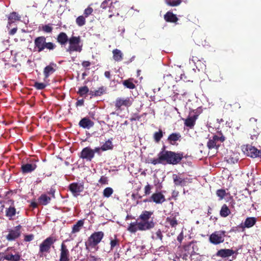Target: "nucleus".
Here are the masks:
<instances>
[{"label": "nucleus", "mask_w": 261, "mask_h": 261, "mask_svg": "<svg viewBox=\"0 0 261 261\" xmlns=\"http://www.w3.org/2000/svg\"><path fill=\"white\" fill-rule=\"evenodd\" d=\"M153 211H143L139 215L135 222L129 224L127 230L131 233H135L138 230L146 231L153 228L156 222L152 217Z\"/></svg>", "instance_id": "1"}, {"label": "nucleus", "mask_w": 261, "mask_h": 261, "mask_svg": "<svg viewBox=\"0 0 261 261\" xmlns=\"http://www.w3.org/2000/svg\"><path fill=\"white\" fill-rule=\"evenodd\" d=\"M161 152L163 163L165 162L168 164L177 165L184 158L183 153L175 152L172 151L166 150L165 147Z\"/></svg>", "instance_id": "2"}, {"label": "nucleus", "mask_w": 261, "mask_h": 261, "mask_svg": "<svg viewBox=\"0 0 261 261\" xmlns=\"http://www.w3.org/2000/svg\"><path fill=\"white\" fill-rule=\"evenodd\" d=\"M34 45L35 48L38 52H41L47 49L49 50H53L56 47V45L51 42H46V38L43 36H39L34 40Z\"/></svg>", "instance_id": "3"}, {"label": "nucleus", "mask_w": 261, "mask_h": 261, "mask_svg": "<svg viewBox=\"0 0 261 261\" xmlns=\"http://www.w3.org/2000/svg\"><path fill=\"white\" fill-rule=\"evenodd\" d=\"M56 241L54 237H49L42 241L39 245V255L40 257L45 256L46 253L50 252L51 247Z\"/></svg>", "instance_id": "4"}, {"label": "nucleus", "mask_w": 261, "mask_h": 261, "mask_svg": "<svg viewBox=\"0 0 261 261\" xmlns=\"http://www.w3.org/2000/svg\"><path fill=\"white\" fill-rule=\"evenodd\" d=\"M69 46L66 51L70 54L72 52L80 53L82 50L83 45L81 43V40L80 36H72L69 38Z\"/></svg>", "instance_id": "5"}, {"label": "nucleus", "mask_w": 261, "mask_h": 261, "mask_svg": "<svg viewBox=\"0 0 261 261\" xmlns=\"http://www.w3.org/2000/svg\"><path fill=\"white\" fill-rule=\"evenodd\" d=\"M104 237V233L102 231H97L93 233L88 239L86 243V248L88 247H95L102 240Z\"/></svg>", "instance_id": "6"}, {"label": "nucleus", "mask_w": 261, "mask_h": 261, "mask_svg": "<svg viewBox=\"0 0 261 261\" xmlns=\"http://www.w3.org/2000/svg\"><path fill=\"white\" fill-rule=\"evenodd\" d=\"M225 137L220 133V136L214 135L212 139H210L207 143V146L209 149L213 148L218 149L221 145V143L224 142Z\"/></svg>", "instance_id": "7"}, {"label": "nucleus", "mask_w": 261, "mask_h": 261, "mask_svg": "<svg viewBox=\"0 0 261 261\" xmlns=\"http://www.w3.org/2000/svg\"><path fill=\"white\" fill-rule=\"evenodd\" d=\"M226 231L224 230L216 231L212 233L209 237V241L214 245H218L224 241Z\"/></svg>", "instance_id": "8"}, {"label": "nucleus", "mask_w": 261, "mask_h": 261, "mask_svg": "<svg viewBox=\"0 0 261 261\" xmlns=\"http://www.w3.org/2000/svg\"><path fill=\"white\" fill-rule=\"evenodd\" d=\"M242 150L244 154L251 158H255L261 156V150L249 144L242 146Z\"/></svg>", "instance_id": "9"}, {"label": "nucleus", "mask_w": 261, "mask_h": 261, "mask_svg": "<svg viewBox=\"0 0 261 261\" xmlns=\"http://www.w3.org/2000/svg\"><path fill=\"white\" fill-rule=\"evenodd\" d=\"M172 179L175 186L185 187L192 183V179L189 177H182L180 175L176 174H173Z\"/></svg>", "instance_id": "10"}, {"label": "nucleus", "mask_w": 261, "mask_h": 261, "mask_svg": "<svg viewBox=\"0 0 261 261\" xmlns=\"http://www.w3.org/2000/svg\"><path fill=\"white\" fill-rule=\"evenodd\" d=\"M67 240L64 241L61 245L59 261H71L72 258L70 256L69 251L65 244V242Z\"/></svg>", "instance_id": "11"}, {"label": "nucleus", "mask_w": 261, "mask_h": 261, "mask_svg": "<svg viewBox=\"0 0 261 261\" xmlns=\"http://www.w3.org/2000/svg\"><path fill=\"white\" fill-rule=\"evenodd\" d=\"M114 105L116 110H122V107L128 108L132 105V102L129 97H118L116 99Z\"/></svg>", "instance_id": "12"}, {"label": "nucleus", "mask_w": 261, "mask_h": 261, "mask_svg": "<svg viewBox=\"0 0 261 261\" xmlns=\"http://www.w3.org/2000/svg\"><path fill=\"white\" fill-rule=\"evenodd\" d=\"M37 160H30L29 163L22 164L21 166V171L23 174H27L34 171L37 167Z\"/></svg>", "instance_id": "13"}, {"label": "nucleus", "mask_w": 261, "mask_h": 261, "mask_svg": "<svg viewBox=\"0 0 261 261\" xmlns=\"http://www.w3.org/2000/svg\"><path fill=\"white\" fill-rule=\"evenodd\" d=\"M94 157L93 149L89 147L84 148L81 151L80 158L85 160L87 161L90 162Z\"/></svg>", "instance_id": "14"}, {"label": "nucleus", "mask_w": 261, "mask_h": 261, "mask_svg": "<svg viewBox=\"0 0 261 261\" xmlns=\"http://www.w3.org/2000/svg\"><path fill=\"white\" fill-rule=\"evenodd\" d=\"M21 226L18 225L15 227L13 229H10L9 231V233L6 236L7 240L9 241H12L18 238L21 234Z\"/></svg>", "instance_id": "15"}, {"label": "nucleus", "mask_w": 261, "mask_h": 261, "mask_svg": "<svg viewBox=\"0 0 261 261\" xmlns=\"http://www.w3.org/2000/svg\"><path fill=\"white\" fill-rule=\"evenodd\" d=\"M68 188L74 196H76L83 191L84 185L82 183L72 182L69 185Z\"/></svg>", "instance_id": "16"}, {"label": "nucleus", "mask_w": 261, "mask_h": 261, "mask_svg": "<svg viewBox=\"0 0 261 261\" xmlns=\"http://www.w3.org/2000/svg\"><path fill=\"white\" fill-rule=\"evenodd\" d=\"M257 222V218L253 217H247L244 222L241 223L238 226L239 227L242 229L244 231L246 228H249L253 227Z\"/></svg>", "instance_id": "17"}, {"label": "nucleus", "mask_w": 261, "mask_h": 261, "mask_svg": "<svg viewBox=\"0 0 261 261\" xmlns=\"http://www.w3.org/2000/svg\"><path fill=\"white\" fill-rule=\"evenodd\" d=\"M234 254H238L237 251H234L231 249H221L217 252L216 255L222 258H226Z\"/></svg>", "instance_id": "18"}, {"label": "nucleus", "mask_w": 261, "mask_h": 261, "mask_svg": "<svg viewBox=\"0 0 261 261\" xmlns=\"http://www.w3.org/2000/svg\"><path fill=\"white\" fill-rule=\"evenodd\" d=\"M151 200L156 204H161L166 201V198L161 192H158L152 194Z\"/></svg>", "instance_id": "19"}, {"label": "nucleus", "mask_w": 261, "mask_h": 261, "mask_svg": "<svg viewBox=\"0 0 261 261\" xmlns=\"http://www.w3.org/2000/svg\"><path fill=\"white\" fill-rule=\"evenodd\" d=\"M16 213L18 214L19 212H16V209L14 205V201H12L11 205L6 209L5 216L8 218L9 220H12Z\"/></svg>", "instance_id": "20"}, {"label": "nucleus", "mask_w": 261, "mask_h": 261, "mask_svg": "<svg viewBox=\"0 0 261 261\" xmlns=\"http://www.w3.org/2000/svg\"><path fill=\"white\" fill-rule=\"evenodd\" d=\"M94 124V122L88 117L82 118L79 123V125L80 127L87 129H90L93 126Z\"/></svg>", "instance_id": "21"}, {"label": "nucleus", "mask_w": 261, "mask_h": 261, "mask_svg": "<svg viewBox=\"0 0 261 261\" xmlns=\"http://www.w3.org/2000/svg\"><path fill=\"white\" fill-rule=\"evenodd\" d=\"M9 249L8 248L7 251L4 252V258L8 261H19L21 256L19 253L13 254L12 253L9 252Z\"/></svg>", "instance_id": "22"}, {"label": "nucleus", "mask_w": 261, "mask_h": 261, "mask_svg": "<svg viewBox=\"0 0 261 261\" xmlns=\"http://www.w3.org/2000/svg\"><path fill=\"white\" fill-rule=\"evenodd\" d=\"M199 114H195L193 116H189L185 120V125L192 129L193 128L196 123V120L198 118Z\"/></svg>", "instance_id": "23"}, {"label": "nucleus", "mask_w": 261, "mask_h": 261, "mask_svg": "<svg viewBox=\"0 0 261 261\" xmlns=\"http://www.w3.org/2000/svg\"><path fill=\"white\" fill-rule=\"evenodd\" d=\"M191 60L196 65L197 68L199 66L200 68L202 69L206 67L205 65L202 62V61L205 62L203 58L200 56H196L192 55Z\"/></svg>", "instance_id": "24"}, {"label": "nucleus", "mask_w": 261, "mask_h": 261, "mask_svg": "<svg viewBox=\"0 0 261 261\" xmlns=\"http://www.w3.org/2000/svg\"><path fill=\"white\" fill-rule=\"evenodd\" d=\"M165 223L167 227H171L173 228H175L178 224L176 217L173 215L167 217L166 219Z\"/></svg>", "instance_id": "25"}, {"label": "nucleus", "mask_w": 261, "mask_h": 261, "mask_svg": "<svg viewBox=\"0 0 261 261\" xmlns=\"http://www.w3.org/2000/svg\"><path fill=\"white\" fill-rule=\"evenodd\" d=\"M69 38H68L67 34L64 32L60 33L57 36V42L61 45H65L69 41Z\"/></svg>", "instance_id": "26"}, {"label": "nucleus", "mask_w": 261, "mask_h": 261, "mask_svg": "<svg viewBox=\"0 0 261 261\" xmlns=\"http://www.w3.org/2000/svg\"><path fill=\"white\" fill-rule=\"evenodd\" d=\"M164 19L168 22L175 23L178 20L175 14L172 12L168 11L164 15Z\"/></svg>", "instance_id": "27"}, {"label": "nucleus", "mask_w": 261, "mask_h": 261, "mask_svg": "<svg viewBox=\"0 0 261 261\" xmlns=\"http://www.w3.org/2000/svg\"><path fill=\"white\" fill-rule=\"evenodd\" d=\"M113 58L116 62H120L122 60L123 54L121 51L118 49H114L112 51Z\"/></svg>", "instance_id": "28"}, {"label": "nucleus", "mask_w": 261, "mask_h": 261, "mask_svg": "<svg viewBox=\"0 0 261 261\" xmlns=\"http://www.w3.org/2000/svg\"><path fill=\"white\" fill-rule=\"evenodd\" d=\"M180 138L181 135L179 133H172L168 136V140L171 144L174 145Z\"/></svg>", "instance_id": "29"}, {"label": "nucleus", "mask_w": 261, "mask_h": 261, "mask_svg": "<svg viewBox=\"0 0 261 261\" xmlns=\"http://www.w3.org/2000/svg\"><path fill=\"white\" fill-rule=\"evenodd\" d=\"M84 224V220H79L75 224L73 225L72 228V233H75L80 231Z\"/></svg>", "instance_id": "30"}, {"label": "nucleus", "mask_w": 261, "mask_h": 261, "mask_svg": "<svg viewBox=\"0 0 261 261\" xmlns=\"http://www.w3.org/2000/svg\"><path fill=\"white\" fill-rule=\"evenodd\" d=\"M55 71V69L51 64L46 66L43 70L44 79H47L49 77V76L51 74L53 73Z\"/></svg>", "instance_id": "31"}, {"label": "nucleus", "mask_w": 261, "mask_h": 261, "mask_svg": "<svg viewBox=\"0 0 261 261\" xmlns=\"http://www.w3.org/2000/svg\"><path fill=\"white\" fill-rule=\"evenodd\" d=\"M230 213V210L226 204H224L221 208L220 215L222 217L225 218L229 216Z\"/></svg>", "instance_id": "32"}, {"label": "nucleus", "mask_w": 261, "mask_h": 261, "mask_svg": "<svg viewBox=\"0 0 261 261\" xmlns=\"http://www.w3.org/2000/svg\"><path fill=\"white\" fill-rule=\"evenodd\" d=\"M116 4L117 2H115L114 3L112 2L111 3L110 6L109 7V12L111 13V14L109 15V18H111L113 16H118L119 15L117 9L114 6Z\"/></svg>", "instance_id": "33"}, {"label": "nucleus", "mask_w": 261, "mask_h": 261, "mask_svg": "<svg viewBox=\"0 0 261 261\" xmlns=\"http://www.w3.org/2000/svg\"><path fill=\"white\" fill-rule=\"evenodd\" d=\"M51 198L46 194H42L38 198L39 203L44 205H47L50 202Z\"/></svg>", "instance_id": "34"}, {"label": "nucleus", "mask_w": 261, "mask_h": 261, "mask_svg": "<svg viewBox=\"0 0 261 261\" xmlns=\"http://www.w3.org/2000/svg\"><path fill=\"white\" fill-rule=\"evenodd\" d=\"M9 24L14 22L16 21H18L20 19V16L16 12H13L11 13L8 16Z\"/></svg>", "instance_id": "35"}, {"label": "nucleus", "mask_w": 261, "mask_h": 261, "mask_svg": "<svg viewBox=\"0 0 261 261\" xmlns=\"http://www.w3.org/2000/svg\"><path fill=\"white\" fill-rule=\"evenodd\" d=\"M105 92V89L103 87H99L97 90H95L94 91L91 90L90 91L89 94L91 95V96H99L103 94Z\"/></svg>", "instance_id": "36"}, {"label": "nucleus", "mask_w": 261, "mask_h": 261, "mask_svg": "<svg viewBox=\"0 0 261 261\" xmlns=\"http://www.w3.org/2000/svg\"><path fill=\"white\" fill-rule=\"evenodd\" d=\"M120 245V241L117 239V237L115 236L114 239L111 238L110 239V248L111 250H112L115 247H119Z\"/></svg>", "instance_id": "37"}, {"label": "nucleus", "mask_w": 261, "mask_h": 261, "mask_svg": "<svg viewBox=\"0 0 261 261\" xmlns=\"http://www.w3.org/2000/svg\"><path fill=\"white\" fill-rule=\"evenodd\" d=\"M89 92V89L87 86L81 87L77 91V94L82 97H86V94Z\"/></svg>", "instance_id": "38"}, {"label": "nucleus", "mask_w": 261, "mask_h": 261, "mask_svg": "<svg viewBox=\"0 0 261 261\" xmlns=\"http://www.w3.org/2000/svg\"><path fill=\"white\" fill-rule=\"evenodd\" d=\"M123 85L129 89H133L136 88V86L135 84L133 82L132 79H129L128 80H126L123 81Z\"/></svg>", "instance_id": "39"}, {"label": "nucleus", "mask_w": 261, "mask_h": 261, "mask_svg": "<svg viewBox=\"0 0 261 261\" xmlns=\"http://www.w3.org/2000/svg\"><path fill=\"white\" fill-rule=\"evenodd\" d=\"M113 148L112 142L111 140H108L101 146L102 151H107L108 150H111Z\"/></svg>", "instance_id": "40"}, {"label": "nucleus", "mask_w": 261, "mask_h": 261, "mask_svg": "<svg viewBox=\"0 0 261 261\" xmlns=\"http://www.w3.org/2000/svg\"><path fill=\"white\" fill-rule=\"evenodd\" d=\"M39 28L41 31L46 33H51L53 30L51 24L43 25L41 28L40 27Z\"/></svg>", "instance_id": "41"}, {"label": "nucleus", "mask_w": 261, "mask_h": 261, "mask_svg": "<svg viewBox=\"0 0 261 261\" xmlns=\"http://www.w3.org/2000/svg\"><path fill=\"white\" fill-rule=\"evenodd\" d=\"M76 24L79 27H82L86 23L85 17L81 15L77 17L75 20Z\"/></svg>", "instance_id": "42"}, {"label": "nucleus", "mask_w": 261, "mask_h": 261, "mask_svg": "<svg viewBox=\"0 0 261 261\" xmlns=\"http://www.w3.org/2000/svg\"><path fill=\"white\" fill-rule=\"evenodd\" d=\"M165 2L168 5L175 7L180 5L182 0H165Z\"/></svg>", "instance_id": "43"}, {"label": "nucleus", "mask_w": 261, "mask_h": 261, "mask_svg": "<svg viewBox=\"0 0 261 261\" xmlns=\"http://www.w3.org/2000/svg\"><path fill=\"white\" fill-rule=\"evenodd\" d=\"M163 132L161 129H159L158 132H156L154 133L153 138L156 142H159L161 138L163 137Z\"/></svg>", "instance_id": "44"}, {"label": "nucleus", "mask_w": 261, "mask_h": 261, "mask_svg": "<svg viewBox=\"0 0 261 261\" xmlns=\"http://www.w3.org/2000/svg\"><path fill=\"white\" fill-rule=\"evenodd\" d=\"M113 193V190L112 188L107 187L105 188L103 191V195L104 197L109 198Z\"/></svg>", "instance_id": "45"}, {"label": "nucleus", "mask_w": 261, "mask_h": 261, "mask_svg": "<svg viewBox=\"0 0 261 261\" xmlns=\"http://www.w3.org/2000/svg\"><path fill=\"white\" fill-rule=\"evenodd\" d=\"M162 157L161 152H159L158 154V159H152L150 160V163L153 165H156L158 164H163V160L160 159Z\"/></svg>", "instance_id": "46"}, {"label": "nucleus", "mask_w": 261, "mask_h": 261, "mask_svg": "<svg viewBox=\"0 0 261 261\" xmlns=\"http://www.w3.org/2000/svg\"><path fill=\"white\" fill-rule=\"evenodd\" d=\"M216 195L219 197L220 200L223 199L226 195V193L224 189H219L216 191Z\"/></svg>", "instance_id": "47"}, {"label": "nucleus", "mask_w": 261, "mask_h": 261, "mask_svg": "<svg viewBox=\"0 0 261 261\" xmlns=\"http://www.w3.org/2000/svg\"><path fill=\"white\" fill-rule=\"evenodd\" d=\"M93 12V9L90 6H88L85 10L84 15L85 17H88L89 15L92 14Z\"/></svg>", "instance_id": "48"}, {"label": "nucleus", "mask_w": 261, "mask_h": 261, "mask_svg": "<svg viewBox=\"0 0 261 261\" xmlns=\"http://www.w3.org/2000/svg\"><path fill=\"white\" fill-rule=\"evenodd\" d=\"M34 87L38 90H42L46 87V85L42 83L35 82Z\"/></svg>", "instance_id": "49"}, {"label": "nucleus", "mask_w": 261, "mask_h": 261, "mask_svg": "<svg viewBox=\"0 0 261 261\" xmlns=\"http://www.w3.org/2000/svg\"><path fill=\"white\" fill-rule=\"evenodd\" d=\"M156 237H152V238L155 240L159 239L160 241H162L163 236L162 234V231L161 229H158L156 232H155Z\"/></svg>", "instance_id": "50"}, {"label": "nucleus", "mask_w": 261, "mask_h": 261, "mask_svg": "<svg viewBox=\"0 0 261 261\" xmlns=\"http://www.w3.org/2000/svg\"><path fill=\"white\" fill-rule=\"evenodd\" d=\"M152 186L149 184H147L144 187V194L145 195H149L151 193V190Z\"/></svg>", "instance_id": "51"}, {"label": "nucleus", "mask_w": 261, "mask_h": 261, "mask_svg": "<svg viewBox=\"0 0 261 261\" xmlns=\"http://www.w3.org/2000/svg\"><path fill=\"white\" fill-rule=\"evenodd\" d=\"M34 238V235L33 234H27L24 236V240L25 242H30Z\"/></svg>", "instance_id": "52"}, {"label": "nucleus", "mask_w": 261, "mask_h": 261, "mask_svg": "<svg viewBox=\"0 0 261 261\" xmlns=\"http://www.w3.org/2000/svg\"><path fill=\"white\" fill-rule=\"evenodd\" d=\"M111 0H105L100 5V8L102 9H106L108 5L109 2H110Z\"/></svg>", "instance_id": "53"}, {"label": "nucleus", "mask_w": 261, "mask_h": 261, "mask_svg": "<svg viewBox=\"0 0 261 261\" xmlns=\"http://www.w3.org/2000/svg\"><path fill=\"white\" fill-rule=\"evenodd\" d=\"M98 181L101 184H108V178L106 176H102Z\"/></svg>", "instance_id": "54"}, {"label": "nucleus", "mask_w": 261, "mask_h": 261, "mask_svg": "<svg viewBox=\"0 0 261 261\" xmlns=\"http://www.w3.org/2000/svg\"><path fill=\"white\" fill-rule=\"evenodd\" d=\"M82 65L85 68H87L91 65V63L88 61H84L82 63Z\"/></svg>", "instance_id": "55"}, {"label": "nucleus", "mask_w": 261, "mask_h": 261, "mask_svg": "<svg viewBox=\"0 0 261 261\" xmlns=\"http://www.w3.org/2000/svg\"><path fill=\"white\" fill-rule=\"evenodd\" d=\"M141 118V116H139V115H135L133 117H132L130 118V121H136V120H138L139 121Z\"/></svg>", "instance_id": "56"}, {"label": "nucleus", "mask_w": 261, "mask_h": 261, "mask_svg": "<svg viewBox=\"0 0 261 261\" xmlns=\"http://www.w3.org/2000/svg\"><path fill=\"white\" fill-rule=\"evenodd\" d=\"M184 239V235H183V233L182 232H181L179 233V234L177 236V240L180 243H181L182 240Z\"/></svg>", "instance_id": "57"}, {"label": "nucleus", "mask_w": 261, "mask_h": 261, "mask_svg": "<svg viewBox=\"0 0 261 261\" xmlns=\"http://www.w3.org/2000/svg\"><path fill=\"white\" fill-rule=\"evenodd\" d=\"M90 261H98L99 258H98L93 255L90 254L89 256Z\"/></svg>", "instance_id": "58"}, {"label": "nucleus", "mask_w": 261, "mask_h": 261, "mask_svg": "<svg viewBox=\"0 0 261 261\" xmlns=\"http://www.w3.org/2000/svg\"><path fill=\"white\" fill-rule=\"evenodd\" d=\"M257 121V119L254 117H252V118H250V119H249V122L252 124H256Z\"/></svg>", "instance_id": "59"}, {"label": "nucleus", "mask_w": 261, "mask_h": 261, "mask_svg": "<svg viewBox=\"0 0 261 261\" xmlns=\"http://www.w3.org/2000/svg\"><path fill=\"white\" fill-rule=\"evenodd\" d=\"M84 99H83L78 100L76 102V106H82L84 105Z\"/></svg>", "instance_id": "60"}, {"label": "nucleus", "mask_w": 261, "mask_h": 261, "mask_svg": "<svg viewBox=\"0 0 261 261\" xmlns=\"http://www.w3.org/2000/svg\"><path fill=\"white\" fill-rule=\"evenodd\" d=\"M17 30V28H13L9 31V34L10 35H13L16 33Z\"/></svg>", "instance_id": "61"}, {"label": "nucleus", "mask_w": 261, "mask_h": 261, "mask_svg": "<svg viewBox=\"0 0 261 261\" xmlns=\"http://www.w3.org/2000/svg\"><path fill=\"white\" fill-rule=\"evenodd\" d=\"M101 150V147H95L94 149H93V151L94 152V155H95V153H97L98 154H100V150Z\"/></svg>", "instance_id": "62"}, {"label": "nucleus", "mask_w": 261, "mask_h": 261, "mask_svg": "<svg viewBox=\"0 0 261 261\" xmlns=\"http://www.w3.org/2000/svg\"><path fill=\"white\" fill-rule=\"evenodd\" d=\"M193 243V242H190L188 244L184 246L185 250H188L190 246Z\"/></svg>", "instance_id": "63"}, {"label": "nucleus", "mask_w": 261, "mask_h": 261, "mask_svg": "<svg viewBox=\"0 0 261 261\" xmlns=\"http://www.w3.org/2000/svg\"><path fill=\"white\" fill-rule=\"evenodd\" d=\"M105 76L110 79L111 78V73H110V72L109 71H106L105 72Z\"/></svg>", "instance_id": "64"}]
</instances>
